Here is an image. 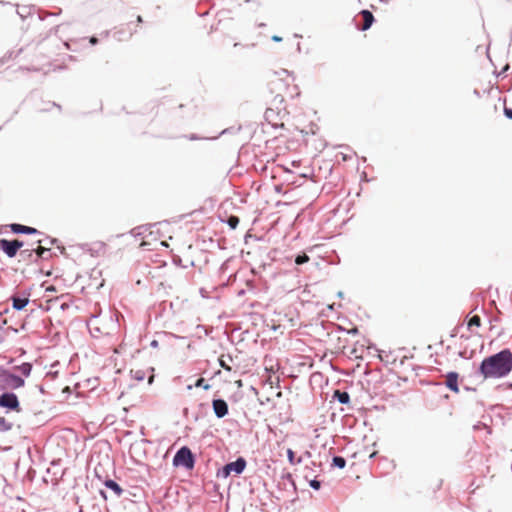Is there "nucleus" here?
Here are the masks:
<instances>
[{
    "label": "nucleus",
    "instance_id": "1",
    "mask_svg": "<svg viewBox=\"0 0 512 512\" xmlns=\"http://www.w3.org/2000/svg\"><path fill=\"white\" fill-rule=\"evenodd\" d=\"M512 371V352L506 348L486 357L479 366V374L485 379L506 377Z\"/></svg>",
    "mask_w": 512,
    "mask_h": 512
},
{
    "label": "nucleus",
    "instance_id": "2",
    "mask_svg": "<svg viewBox=\"0 0 512 512\" xmlns=\"http://www.w3.org/2000/svg\"><path fill=\"white\" fill-rule=\"evenodd\" d=\"M13 369L18 371L22 376L0 366V390L9 391L24 387V378L31 375L33 366L30 362H23L20 365L13 366Z\"/></svg>",
    "mask_w": 512,
    "mask_h": 512
},
{
    "label": "nucleus",
    "instance_id": "3",
    "mask_svg": "<svg viewBox=\"0 0 512 512\" xmlns=\"http://www.w3.org/2000/svg\"><path fill=\"white\" fill-rule=\"evenodd\" d=\"M172 464L175 467L182 466L191 470L195 466V456L189 447L183 446L175 453Z\"/></svg>",
    "mask_w": 512,
    "mask_h": 512
},
{
    "label": "nucleus",
    "instance_id": "4",
    "mask_svg": "<svg viewBox=\"0 0 512 512\" xmlns=\"http://www.w3.org/2000/svg\"><path fill=\"white\" fill-rule=\"evenodd\" d=\"M247 462L243 457H238L235 461L225 464L217 472V477L227 478L234 473L240 475L246 468Z\"/></svg>",
    "mask_w": 512,
    "mask_h": 512
},
{
    "label": "nucleus",
    "instance_id": "5",
    "mask_svg": "<svg viewBox=\"0 0 512 512\" xmlns=\"http://www.w3.org/2000/svg\"><path fill=\"white\" fill-rule=\"evenodd\" d=\"M0 407L7 409L8 411H21L19 399L12 391H4L0 395Z\"/></svg>",
    "mask_w": 512,
    "mask_h": 512
},
{
    "label": "nucleus",
    "instance_id": "6",
    "mask_svg": "<svg viewBox=\"0 0 512 512\" xmlns=\"http://www.w3.org/2000/svg\"><path fill=\"white\" fill-rule=\"evenodd\" d=\"M24 246V242L18 239L8 240L0 239V250L9 258L17 255L18 251Z\"/></svg>",
    "mask_w": 512,
    "mask_h": 512
},
{
    "label": "nucleus",
    "instance_id": "7",
    "mask_svg": "<svg viewBox=\"0 0 512 512\" xmlns=\"http://www.w3.org/2000/svg\"><path fill=\"white\" fill-rule=\"evenodd\" d=\"M212 409L215 416L219 419L224 418L229 413L227 402L221 398L213 399Z\"/></svg>",
    "mask_w": 512,
    "mask_h": 512
},
{
    "label": "nucleus",
    "instance_id": "8",
    "mask_svg": "<svg viewBox=\"0 0 512 512\" xmlns=\"http://www.w3.org/2000/svg\"><path fill=\"white\" fill-rule=\"evenodd\" d=\"M9 227H10V230L15 234H27V235L41 234V232L38 231L34 227L25 226V225L18 224V223H12V224H10Z\"/></svg>",
    "mask_w": 512,
    "mask_h": 512
},
{
    "label": "nucleus",
    "instance_id": "9",
    "mask_svg": "<svg viewBox=\"0 0 512 512\" xmlns=\"http://www.w3.org/2000/svg\"><path fill=\"white\" fill-rule=\"evenodd\" d=\"M458 378L459 374L455 371H450L446 375V387L452 392L457 393L459 391Z\"/></svg>",
    "mask_w": 512,
    "mask_h": 512
},
{
    "label": "nucleus",
    "instance_id": "10",
    "mask_svg": "<svg viewBox=\"0 0 512 512\" xmlns=\"http://www.w3.org/2000/svg\"><path fill=\"white\" fill-rule=\"evenodd\" d=\"M10 300L12 301V308L16 311L23 310L29 303V295L27 296H11Z\"/></svg>",
    "mask_w": 512,
    "mask_h": 512
},
{
    "label": "nucleus",
    "instance_id": "11",
    "mask_svg": "<svg viewBox=\"0 0 512 512\" xmlns=\"http://www.w3.org/2000/svg\"><path fill=\"white\" fill-rule=\"evenodd\" d=\"M360 14L363 18V25L359 29L361 31H366L372 26V24L375 20L374 16L369 10H366V9L362 10L360 12Z\"/></svg>",
    "mask_w": 512,
    "mask_h": 512
},
{
    "label": "nucleus",
    "instance_id": "12",
    "mask_svg": "<svg viewBox=\"0 0 512 512\" xmlns=\"http://www.w3.org/2000/svg\"><path fill=\"white\" fill-rule=\"evenodd\" d=\"M104 486L113 491L117 497H121L124 492L121 486L115 480L112 479H106L104 481Z\"/></svg>",
    "mask_w": 512,
    "mask_h": 512
},
{
    "label": "nucleus",
    "instance_id": "13",
    "mask_svg": "<svg viewBox=\"0 0 512 512\" xmlns=\"http://www.w3.org/2000/svg\"><path fill=\"white\" fill-rule=\"evenodd\" d=\"M21 259L26 262H37L38 256H36L35 249H24L19 253Z\"/></svg>",
    "mask_w": 512,
    "mask_h": 512
},
{
    "label": "nucleus",
    "instance_id": "14",
    "mask_svg": "<svg viewBox=\"0 0 512 512\" xmlns=\"http://www.w3.org/2000/svg\"><path fill=\"white\" fill-rule=\"evenodd\" d=\"M333 399L337 400L340 404L350 403V395L347 391L335 390Z\"/></svg>",
    "mask_w": 512,
    "mask_h": 512
},
{
    "label": "nucleus",
    "instance_id": "15",
    "mask_svg": "<svg viewBox=\"0 0 512 512\" xmlns=\"http://www.w3.org/2000/svg\"><path fill=\"white\" fill-rule=\"evenodd\" d=\"M148 230H149V227L147 225H141V226L133 228L130 231V233L134 237H143Z\"/></svg>",
    "mask_w": 512,
    "mask_h": 512
},
{
    "label": "nucleus",
    "instance_id": "16",
    "mask_svg": "<svg viewBox=\"0 0 512 512\" xmlns=\"http://www.w3.org/2000/svg\"><path fill=\"white\" fill-rule=\"evenodd\" d=\"M287 458L291 465L300 464L303 461V457H299L298 459H295V453L292 449H287Z\"/></svg>",
    "mask_w": 512,
    "mask_h": 512
},
{
    "label": "nucleus",
    "instance_id": "17",
    "mask_svg": "<svg viewBox=\"0 0 512 512\" xmlns=\"http://www.w3.org/2000/svg\"><path fill=\"white\" fill-rule=\"evenodd\" d=\"M13 427L12 422L8 421L5 417L0 416V431L7 432Z\"/></svg>",
    "mask_w": 512,
    "mask_h": 512
},
{
    "label": "nucleus",
    "instance_id": "18",
    "mask_svg": "<svg viewBox=\"0 0 512 512\" xmlns=\"http://www.w3.org/2000/svg\"><path fill=\"white\" fill-rule=\"evenodd\" d=\"M332 466L343 469L346 466V459L342 456H334L332 459Z\"/></svg>",
    "mask_w": 512,
    "mask_h": 512
},
{
    "label": "nucleus",
    "instance_id": "19",
    "mask_svg": "<svg viewBox=\"0 0 512 512\" xmlns=\"http://www.w3.org/2000/svg\"><path fill=\"white\" fill-rule=\"evenodd\" d=\"M36 250V256H38V259H47L50 256V249L45 248L42 246H39Z\"/></svg>",
    "mask_w": 512,
    "mask_h": 512
},
{
    "label": "nucleus",
    "instance_id": "20",
    "mask_svg": "<svg viewBox=\"0 0 512 512\" xmlns=\"http://www.w3.org/2000/svg\"><path fill=\"white\" fill-rule=\"evenodd\" d=\"M281 479L284 481H287L289 483V485L293 488V490L296 491V489H297L296 483H295L291 473H289V472L282 473Z\"/></svg>",
    "mask_w": 512,
    "mask_h": 512
},
{
    "label": "nucleus",
    "instance_id": "21",
    "mask_svg": "<svg viewBox=\"0 0 512 512\" xmlns=\"http://www.w3.org/2000/svg\"><path fill=\"white\" fill-rule=\"evenodd\" d=\"M481 325V319L478 315L472 316L468 321V328L479 327Z\"/></svg>",
    "mask_w": 512,
    "mask_h": 512
},
{
    "label": "nucleus",
    "instance_id": "22",
    "mask_svg": "<svg viewBox=\"0 0 512 512\" xmlns=\"http://www.w3.org/2000/svg\"><path fill=\"white\" fill-rule=\"evenodd\" d=\"M131 373L132 377L138 382L143 381L145 379V372L143 370H132Z\"/></svg>",
    "mask_w": 512,
    "mask_h": 512
},
{
    "label": "nucleus",
    "instance_id": "23",
    "mask_svg": "<svg viewBox=\"0 0 512 512\" xmlns=\"http://www.w3.org/2000/svg\"><path fill=\"white\" fill-rule=\"evenodd\" d=\"M195 387H202L204 390H209L211 388V385L206 383V380L204 378H198L194 384Z\"/></svg>",
    "mask_w": 512,
    "mask_h": 512
},
{
    "label": "nucleus",
    "instance_id": "24",
    "mask_svg": "<svg viewBox=\"0 0 512 512\" xmlns=\"http://www.w3.org/2000/svg\"><path fill=\"white\" fill-rule=\"evenodd\" d=\"M308 261H309V256H308V255H306L305 253L298 254V255L296 256V258H295V263H296L297 265H302V264H304V263H306V262H308Z\"/></svg>",
    "mask_w": 512,
    "mask_h": 512
},
{
    "label": "nucleus",
    "instance_id": "25",
    "mask_svg": "<svg viewBox=\"0 0 512 512\" xmlns=\"http://www.w3.org/2000/svg\"><path fill=\"white\" fill-rule=\"evenodd\" d=\"M230 228L235 229L239 225V218L237 216H230L227 220Z\"/></svg>",
    "mask_w": 512,
    "mask_h": 512
},
{
    "label": "nucleus",
    "instance_id": "26",
    "mask_svg": "<svg viewBox=\"0 0 512 512\" xmlns=\"http://www.w3.org/2000/svg\"><path fill=\"white\" fill-rule=\"evenodd\" d=\"M30 13H31V8L30 7H23L22 9L17 10V14L22 19H24L27 15H30Z\"/></svg>",
    "mask_w": 512,
    "mask_h": 512
},
{
    "label": "nucleus",
    "instance_id": "27",
    "mask_svg": "<svg viewBox=\"0 0 512 512\" xmlns=\"http://www.w3.org/2000/svg\"><path fill=\"white\" fill-rule=\"evenodd\" d=\"M309 486L313 489V490H319L321 488V481L314 478L312 480L309 481Z\"/></svg>",
    "mask_w": 512,
    "mask_h": 512
},
{
    "label": "nucleus",
    "instance_id": "28",
    "mask_svg": "<svg viewBox=\"0 0 512 512\" xmlns=\"http://www.w3.org/2000/svg\"><path fill=\"white\" fill-rule=\"evenodd\" d=\"M218 136H215V137H211L210 139H217ZM188 139L191 140V141H195V140H200V139H205L204 137H199L197 134H190L188 136Z\"/></svg>",
    "mask_w": 512,
    "mask_h": 512
},
{
    "label": "nucleus",
    "instance_id": "29",
    "mask_svg": "<svg viewBox=\"0 0 512 512\" xmlns=\"http://www.w3.org/2000/svg\"><path fill=\"white\" fill-rule=\"evenodd\" d=\"M219 364L224 370L231 371V367L222 358L219 359Z\"/></svg>",
    "mask_w": 512,
    "mask_h": 512
},
{
    "label": "nucleus",
    "instance_id": "30",
    "mask_svg": "<svg viewBox=\"0 0 512 512\" xmlns=\"http://www.w3.org/2000/svg\"><path fill=\"white\" fill-rule=\"evenodd\" d=\"M504 115H505L508 119L512 120V108L505 107V108H504Z\"/></svg>",
    "mask_w": 512,
    "mask_h": 512
},
{
    "label": "nucleus",
    "instance_id": "31",
    "mask_svg": "<svg viewBox=\"0 0 512 512\" xmlns=\"http://www.w3.org/2000/svg\"><path fill=\"white\" fill-rule=\"evenodd\" d=\"M274 115V110L273 109H267L265 111V118L266 120L270 121L271 117Z\"/></svg>",
    "mask_w": 512,
    "mask_h": 512
},
{
    "label": "nucleus",
    "instance_id": "32",
    "mask_svg": "<svg viewBox=\"0 0 512 512\" xmlns=\"http://www.w3.org/2000/svg\"><path fill=\"white\" fill-rule=\"evenodd\" d=\"M509 68H510V66H509L508 64H507V65H505V66L503 67V69L499 72L498 76H502V75H504V74L508 71V69H509Z\"/></svg>",
    "mask_w": 512,
    "mask_h": 512
},
{
    "label": "nucleus",
    "instance_id": "33",
    "mask_svg": "<svg viewBox=\"0 0 512 512\" xmlns=\"http://www.w3.org/2000/svg\"><path fill=\"white\" fill-rule=\"evenodd\" d=\"M89 42H90L92 45H96V44L98 43V38H97V37H95V36H92V37H90Z\"/></svg>",
    "mask_w": 512,
    "mask_h": 512
},
{
    "label": "nucleus",
    "instance_id": "34",
    "mask_svg": "<svg viewBox=\"0 0 512 512\" xmlns=\"http://www.w3.org/2000/svg\"><path fill=\"white\" fill-rule=\"evenodd\" d=\"M150 346H151L152 348H157V347L159 346V342H158L157 340H155V339H154V340H152V341L150 342Z\"/></svg>",
    "mask_w": 512,
    "mask_h": 512
},
{
    "label": "nucleus",
    "instance_id": "35",
    "mask_svg": "<svg viewBox=\"0 0 512 512\" xmlns=\"http://www.w3.org/2000/svg\"><path fill=\"white\" fill-rule=\"evenodd\" d=\"M45 240H47V241L49 242V244H55V243L57 242V239H56V238H49V237H46V239H45Z\"/></svg>",
    "mask_w": 512,
    "mask_h": 512
},
{
    "label": "nucleus",
    "instance_id": "36",
    "mask_svg": "<svg viewBox=\"0 0 512 512\" xmlns=\"http://www.w3.org/2000/svg\"><path fill=\"white\" fill-rule=\"evenodd\" d=\"M12 54H13L12 52L7 53V54H6V55L1 59V62L3 63V62L6 60V58H11V57H12Z\"/></svg>",
    "mask_w": 512,
    "mask_h": 512
},
{
    "label": "nucleus",
    "instance_id": "37",
    "mask_svg": "<svg viewBox=\"0 0 512 512\" xmlns=\"http://www.w3.org/2000/svg\"><path fill=\"white\" fill-rule=\"evenodd\" d=\"M272 40H273V41H275V42H280V41H282V38H281V37H279V36H277V35H274V36L272 37Z\"/></svg>",
    "mask_w": 512,
    "mask_h": 512
},
{
    "label": "nucleus",
    "instance_id": "38",
    "mask_svg": "<svg viewBox=\"0 0 512 512\" xmlns=\"http://www.w3.org/2000/svg\"><path fill=\"white\" fill-rule=\"evenodd\" d=\"M4 334H3V331H2V328L0 327V344L4 341Z\"/></svg>",
    "mask_w": 512,
    "mask_h": 512
},
{
    "label": "nucleus",
    "instance_id": "39",
    "mask_svg": "<svg viewBox=\"0 0 512 512\" xmlns=\"http://www.w3.org/2000/svg\"><path fill=\"white\" fill-rule=\"evenodd\" d=\"M100 495L101 497H103L104 499H107V494L104 490H100Z\"/></svg>",
    "mask_w": 512,
    "mask_h": 512
},
{
    "label": "nucleus",
    "instance_id": "40",
    "mask_svg": "<svg viewBox=\"0 0 512 512\" xmlns=\"http://www.w3.org/2000/svg\"><path fill=\"white\" fill-rule=\"evenodd\" d=\"M337 296H338L339 298H343V297H344V293H343L342 291H339V292L337 293Z\"/></svg>",
    "mask_w": 512,
    "mask_h": 512
},
{
    "label": "nucleus",
    "instance_id": "41",
    "mask_svg": "<svg viewBox=\"0 0 512 512\" xmlns=\"http://www.w3.org/2000/svg\"><path fill=\"white\" fill-rule=\"evenodd\" d=\"M137 22H138V23H142V22H143V19H142V17H141L140 15H139V16H137Z\"/></svg>",
    "mask_w": 512,
    "mask_h": 512
},
{
    "label": "nucleus",
    "instance_id": "42",
    "mask_svg": "<svg viewBox=\"0 0 512 512\" xmlns=\"http://www.w3.org/2000/svg\"><path fill=\"white\" fill-rule=\"evenodd\" d=\"M14 361H15V360H14V358H10V359L8 360V362H7V363H8V364H13V363H14Z\"/></svg>",
    "mask_w": 512,
    "mask_h": 512
},
{
    "label": "nucleus",
    "instance_id": "43",
    "mask_svg": "<svg viewBox=\"0 0 512 512\" xmlns=\"http://www.w3.org/2000/svg\"><path fill=\"white\" fill-rule=\"evenodd\" d=\"M228 132V129H224L219 135L226 134Z\"/></svg>",
    "mask_w": 512,
    "mask_h": 512
},
{
    "label": "nucleus",
    "instance_id": "44",
    "mask_svg": "<svg viewBox=\"0 0 512 512\" xmlns=\"http://www.w3.org/2000/svg\"><path fill=\"white\" fill-rule=\"evenodd\" d=\"M153 378H154L153 375L149 377V384H151L153 382Z\"/></svg>",
    "mask_w": 512,
    "mask_h": 512
},
{
    "label": "nucleus",
    "instance_id": "45",
    "mask_svg": "<svg viewBox=\"0 0 512 512\" xmlns=\"http://www.w3.org/2000/svg\"><path fill=\"white\" fill-rule=\"evenodd\" d=\"M351 333H352V334L357 333V328L352 329V330H351Z\"/></svg>",
    "mask_w": 512,
    "mask_h": 512
},
{
    "label": "nucleus",
    "instance_id": "46",
    "mask_svg": "<svg viewBox=\"0 0 512 512\" xmlns=\"http://www.w3.org/2000/svg\"><path fill=\"white\" fill-rule=\"evenodd\" d=\"M305 456L310 457V456H311V453H310V452H308V451H306V452H305Z\"/></svg>",
    "mask_w": 512,
    "mask_h": 512
},
{
    "label": "nucleus",
    "instance_id": "47",
    "mask_svg": "<svg viewBox=\"0 0 512 512\" xmlns=\"http://www.w3.org/2000/svg\"><path fill=\"white\" fill-rule=\"evenodd\" d=\"M43 242H45V240H43V239H40V240L37 241L38 244H41Z\"/></svg>",
    "mask_w": 512,
    "mask_h": 512
},
{
    "label": "nucleus",
    "instance_id": "48",
    "mask_svg": "<svg viewBox=\"0 0 512 512\" xmlns=\"http://www.w3.org/2000/svg\"><path fill=\"white\" fill-rule=\"evenodd\" d=\"M459 356H460V357H462V358H464V357H465V356H464V352H460V353H459Z\"/></svg>",
    "mask_w": 512,
    "mask_h": 512
},
{
    "label": "nucleus",
    "instance_id": "49",
    "mask_svg": "<svg viewBox=\"0 0 512 512\" xmlns=\"http://www.w3.org/2000/svg\"><path fill=\"white\" fill-rule=\"evenodd\" d=\"M26 351L24 349H21V355H24Z\"/></svg>",
    "mask_w": 512,
    "mask_h": 512
}]
</instances>
